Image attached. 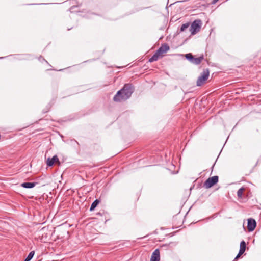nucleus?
<instances>
[{
  "label": "nucleus",
  "mask_w": 261,
  "mask_h": 261,
  "mask_svg": "<svg viewBox=\"0 0 261 261\" xmlns=\"http://www.w3.org/2000/svg\"><path fill=\"white\" fill-rule=\"evenodd\" d=\"M24 261H25V259Z\"/></svg>",
  "instance_id": "obj_20"
},
{
  "label": "nucleus",
  "mask_w": 261,
  "mask_h": 261,
  "mask_svg": "<svg viewBox=\"0 0 261 261\" xmlns=\"http://www.w3.org/2000/svg\"><path fill=\"white\" fill-rule=\"evenodd\" d=\"M160 56H161L159 55V54L156 51L155 54L149 59V62H152L156 61L159 59Z\"/></svg>",
  "instance_id": "obj_12"
},
{
  "label": "nucleus",
  "mask_w": 261,
  "mask_h": 261,
  "mask_svg": "<svg viewBox=\"0 0 261 261\" xmlns=\"http://www.w3.org/2000/svg\"><path fill=\"white\" fill-rule=\"evenodd\" d=\"M133 92V86L130 84H125L123 87L115 95L113 100L115 102L125 101L130 97Z\"/></svg>",
  "instance_id": "obj_1"
},
{
  "label": "nucleus",
  "mask_w": 261,
  "mask_h": 261,
  "mask_svg": "<svg viewBox=\"0 0 261 261\" xmlns=\"http://www.w3.org/2000/svg\"><path fill=\"white\" fill-rule=\"evenodd\" d=\"M256 226L255 220L252 218L248 219L247 229L249 232L252 231L254 230Z\"/></svg>",
  "instance_id": "obj_5"
},
{
  "label": "nucleus",
  "mask_w": 261,
  "mask_h": 261,
  "mask_svg": "<svg viewBox=\"0 0 261 261\" xmlns=\"http://www.w3.org/2000/svg\"><path fill=\"white\" fill-rule=\"evenodd\" d=\"M243 253H240V252L239 251V253L238 254V255L236 256V257L234 258V261L237 260L239 257L240 256L243 254Z\"/></svg>",
  "instance_id": "obj_18"
},
{
  "label": "nucleus",
  "mask_w": 261,
  "mask_h": 261,
  "mask_svg": "<svg viewBox=\"0 0 261 261\" xmlns=\"http://www.w3.org/2000/svg\"><path fill=\"white\" fill-rule=\"evenodd\" d=\"M219 177L218 176H214L209 177L203 184V186L206 188H210L218 182Z\"/></svg>",
  "instance_id": "obj_4"
},
{
  "label": "nucleus",
  "mask_w": 261,
  "mask_h": 261,
  "mask_svg": "<svg viewBox=\"0 0 261 261\" xmlns=\"http://www.w3.org/2000/svg\"><path fill=\"white\" fill-rule=\"evenodd\" d=\"M193 56L191 53L187 54L185 55L186 58L191 63L193 60Z\"/></svg>",
  "instance_id": "obj_16"
},
{
  "label": "nucleus",
  "mask_w": 261,
  "mask_h": 261,
  "mask_svg": "<svg viewBox=\"0 0 261 261\" xmlns=\"http://www.w3.org/2000/svg\"><path fill=\"white\" fill-rule=\"evenodd\" d=\"M244 190V188L242 187L240 188L237 191V196L239 198H241L242 197L243 193Z\"/></svg>",
  "instance_id": "obj_15"
},
{
  "label": "nucleus",
  "mask_w": 261,
  "mask_h": 261,
  "mask_svg": "<svg viewBox=\"0 0 261 261\" xmlns=\"http://www.w3.org/2000/svg\"><path fill=\"white\" fill-rule=\"evenodd\" d=\"M99 202L100 201L98 199H96L95 200H94L91 204V205L90 208V211H93L97 206V205L99 203Z\"/></svg>",
  "instance_id": "obj_13"
},
{
  "label": "nucleus",
  "mask_w": 261,
  "mask_h": 261,
  "mask_svg": "<svg viewBox=\"0 0 261 261\" xmlns=\"http://www.w3.org/2000/svg\"><path fill=\"white\" fill-rule=\"evenodd\" d=\"M209 74V70L208 69H204L201 73V75L198 77L196 82V85L197 86H201L203 85L207 80Z\"/></svg>",
  "instance_id": "obj_2"
},
{
  "label": "nucleus",
  "mask_w": 261,
  "mask_h": 261,
  "mask_svg": "<svg viewBox=\"0 0 261 261\" xmlns=\"http://www.w3.org/2000/svg\"><path fill=\"white\" fill-rule=\"evenodd\" d=\"M246 243L243 240L240 243V250L239 251L240 252V253H244V252L245 251V250H246Z\"/></svg>",
  "instance_id": "obj_11"
},
{
  "label": "nucleus",
  "mask_w": 261,
  "mask_h": 261,
  "mask_svg": "<svg viewBox=\"0 0 261 261\" xmlns=\"http://www.w3.org/2000/svg\"><path fill=\"white\" fill-rule=\"evenodd\" d=\"M160 250L156 249L152 253L150 261H160Z\"/></svg>",
  "instance_id": "obj_7"
},
{
  "label": "nucleus",
  "mask_w": 261,
  "mask_h": 261,
  "mask_svg": "<svg viewBox=\"0 0 261 261\" xmlns=\"http://www.w3.org/2000/svg\"><path fill=\"white\" fill-rule=\"evenodd\" d=\"M190 24L189 23H186L183 24L180 28V31L182 32L185 31L187 28L189 27Z\"/></svg>",
  "instance_id": "obj_17"
},
{
  "label": "nucleus",
  "mask_w": 261,
  "mask_h": 261,
  "mask_svg": "<svg viewBox=\"0 0 261 261\" xmlns=\"http://www.w3.org/2000/svg\"><path fill=\"white\" fill-rule=\"evenodd\" d=\"M203 59L204 56L203 55H202L198 58H195L194 57H193L191 63L195 65H199Z\"/></svg>",
  "instance_id": "obj_9"
},
{
  "label": "nucleus",
  "mask_w": 261,
  "mask_h": 261,
  "mask_svg": "<svg viewBox=\"0 0 261 261\" xmlns=\"http://www.w3.org/2000/svg\"><path fill=\"white\" fill-rule=\"evenodd\" d=\"M35 254V251H31L29 254H28V255L27 256V257L25 258V261H30L32 258H33V257L34 256Z\"/></svg>",
  "instance_id": "obj_14"
},
{
  "label": "nucleus",
  "mask_w": 261,
  "mask_h": 261,
  "mask_svg": "<svg viewBox=\"0 0 261 261\" xmlns=\"http://www.w3.org/2000/svg\"><path fill=\"white\" fill-rule=\"evenodd\" d=\"M169 49V46L166 44H164V45H162L156 50V51L159 54V55L160 56H161L162 54L166 53Z\"/></svg>",
  "instance_id": "obj_8"
},
{
  "label": "nucleus",
  "mask_w": 261,
  "mask_h": 261,
  "mask_svg": "<svg viewBox=\"0 0 261 261\" xmlns=\"http://www.w3.org/2000/svg\"><path fill=\"white\" fill-rule=\"evenodd\" d=\"M219 1V0H213V3H216V2H217V1Z\"/></svg>",
  "instance_id": "obj_19"
},
{
  "label": "nucleus",
  "mask_w": 261,
  "mask_h": 261,
  "mask_svg": "<svg viewBox=\"0 0 261 261\" xmlns=\"http://www.w3.org/2000/svg\"><path fill=\"white\" fill-rule=\"evenodd\" d=\"M202 22L200 19L194 20L191 24L190 30L192 35H194L198 32L201 27Z\"/></svg>",
  "instance_id": "obj_3"
},
{
  "label": "nucleus",
  "mask_w": 261,
  "mask_h": 261,
  "mask_svg": "<svg viewBox=\"0 0 261 261\" xmlns=\"http://www.w3.org/2000/svg\"><path fill=\"white\" fill-rule=\"evenodd\" d=\"M37 184V182H23L21 184V186L24 188L30 189V188H32L33 187H34Z\"/></svg>",
  "instance_id": "obj_10"
},
{
  "label": "nucleus",
  "mask_w": 261,
  "mask_h": 261,
  "mask_svg": "<svg viewBox=\"0 0 261 261\" xmlns=\"http://www.w3.org/2000/svg\"><path fill=\"white\" fill-rule=\"evenodd\" d=\"M56 162L60 163L59 159L56 155L53 156L51 158H48L46 161V164L48 166L50 167L52 166Z\"/></svg>",
  "instance_id": "obj_6"
}]
</instances>
